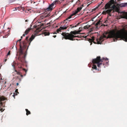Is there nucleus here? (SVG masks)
<instances>
[{"label": "nucleus", "instance_id": "obj_1", "mask_svg": "<svg viewBox=\"0 0 127 127\" xmlns=\"http://www.w3.org/2000/svg\"><path fill=\"white\" fill-rule=\"evenodd\" d=\"M113 38L114 41L117 40H122L127 42V32L124 29L118 30L116 32L115 31H111L109 32H106L104 33L103 36H101L99 39H96L97 43L98 44H101L104 40V38Z\"/></svg>", "mask_w": 127, "mask_h": 127}, {"label": "nucleus", "instance_id": "obj_2", "mask_svg": "<svg viewBox=\"0 0 127 127\" xmlns=\"http://www.w3.org/2000/svg\"><path fill=\"white\" fill-rule=\"evenodd\" d=\"M23 36H24V34L21 37V38L17 41V43H19L20 45L18 53L19 55L18 59L21 62L20 64L22 65L20 68H22L23 70H24V68H23L24 62V42H23L22 44L20 41L21 40L22 38H23Z\"/></svg>", "mask_w": 127, "mask_h": 127}, {"label": "nucleus", "instance_id": "obj_3", "mask_svg": "<svg viewBox=\"0 0 127 127\" xmlns=\"http://www.w3.org/2000/svg\"><path fill=\"white\" fill-rule=\"evenodd\" d=\"M92 62L94 64H97V66L99 68L101 67L102 65L103 66L106 64H107L109 61L108 59L103 58L101 59L100 57L98 56L93 59Z\"/></svg>", "mask_w": 127, "mask_h": 127}, {"label": "nucleus", "instance_id": "obj_4", "mask_svg": "<svg viewBox=\"0 0 127 127\" xmlns=\"http://www.w3.org/2000/svg\"><path fill=\"white\" fill-rule=\"evenodd\" d=\"M80 31H71L70 33H66L65 32H63L62 33V35L64 36V38L65 39H68L72 41L75 40L74 38H75V35L77 34H79Z\"/></svg>", "mask_w": 127, "mask_h": 127}, {"label": "nucleus", "instance_id": "obj_5", "mask_svg": "<svg viewBox=\"0 0 127 127\" xmlns=\"http://www.w3.org/2000/svg\"><path fill=\"white\" fill-rule=\"evenodd\" d=\"M37 35L36 33H35L34 35L33 34L32 35L31 37H30L29 39H28L29 37H27L25 39V41L24 40V44H26V45H27V44H29V45H30L31 42L32 41L33 39L34 38L35 36ZM25 47V45H24V47Z\"/></svg>", "mask_w": 127, "mask_h": 127}, {"label": "nucleus", "instance_id": "obj_6", "mask_svg": "<svg viewBox=\"0 0 127 127\" xmlns=\"http://www.w3.org/2000/svg\"><path fill=\"white\" fill-rule=\"evenodd\" d=\"M55 4L53 2L51 4L49 5L48 7L45 9V11H52Z\"/></svg>", "mask_w": 127, "mask_h": 127}, {"label": "nucleus", "instance_id": "obj_7", "mask_svg": "<svg viewBox=\"0 0 127 127\" xmlns=\"http://www.w3.org/2000/svg\"><path fill=\"white\" fill-rule=\"evenodd\" d=\"M68 27L67 26H64L63 27H61L59 29H58L56 31L58 33H59V32H62V30L66 29Z\"/></svg>", "mask_w": 127, "mask_h": 127}, {"label": "nucleus", "instance_id": "obj_8", "mask_svg": "<svg viewBox=\"0 0 127 127\" xmlns=\"http://www.w3.org/2000/svg\"><path fill=\"white\" fill-rule=\"evenodd\" d=\"M112 10H115V11L118 12L119 11V8L116 6L114 4H113L111 7Z\"/></svg>", "mask_w": 127, "mask_h": 127}, {"label": "nucleus", "instance_id": "obj_9", "mask_svg": "<svg viewBox=\"0 0 127 127\" xmlns=\"http://www.w3.org/2000/svg\"><path fill=\"white\" fill-rule=\"evenodd\" d=\"M95 40V37L94 36H92L91 38H88V40L89 41V42L91 43V45L92 44V42H93L94 43H96V42H95V41H94Z\"/></svg>", "mask_w": 127, "mask_h": 127}, {"label": "nucleus", "instance_id": "obj_10", "mask_svg": "<svg viewBox=\"0 0 127 127\" xmlns=\"http://www.w3.org/2000/svg\"><path fill=\"white\" fill-rule=\"evenodd\" d=\"M121 18L127 19V12H123L122 15L121 16Z\"/></svg>", "mask_w": 127, "mask_h": 127}, {"label": "nucleus", "instance_id": "obj_11", "mask_svg": "<svg viewBox=\"0 0 127 127\" xmlns=\"http://www.w3.org/2000/svg\"><path fill=\"white\" fill-rule=\"evenodd\" d=\"M111 4L110 3H107L105 5V9H109L110 8H111Z\"/></svg>", "mask_w": 127, "mask_h": 127}, {"label": "nucleus", "instance_id": "obj_12", "mask_svg": "<svg viewBox=\"0 0 127 127\" xmlns=\"http://www.w3.org/2000/svg\"><path fill=\"white\" fill-rule=\"evenodd\" d=\"M18 10L21 11V12H22L24 11V7H17V8H16L15 10H13L14 11L15 10Z\"/></svg>", "mask_w": 127, "mask_h": 127}, {"label": "nucleus", "instance_id": "obj_13", "mask_svg": "<svg viewBox=\"0 0 127 127\" xmlns=\"http://www.w3.org/2000/svg\"><path fill=\"white\" fill-rule=\"evenodd\" d=\"M63 1V0H56L53 2L55 4H60Z\"/></svg>", "mask_w": 127, "mask_h": 127}, {"label": "nucleus", "instance_id": "obj_14", "mask_svg": "<svg viewBox=\"0 0 127 127\" xmlns=\"http://www.w3.org/2000/svg\"><path fill=\"white\" fill-rule=\"evenodd\" d=\"M32 29L31 28H30L27 29L24 32V36L25 35L27 34Z\"/></svg>", "mask_w": 127, "mask_h": 127}, {"label": "nucleus", "instance_id": "obj_15", "mask_svg": "<svg viewBox=\"0 0 127 127\" xmlns=\"http://www.w3.org/2000/svg\"><path fill=\"white\" fill-rule=\"evenodd\" d=\"M71 18V16H69L66 19L64 20L63 21V23H64L65 22L66 23H67L68 21L69 22L71 20H69V19H70Z\"/></svg>", "mask_w": 127, "mask_h": 127}, {"label": "nucleus", "instance_id": "obj_16", "mask_svg": "<svg viewBox=\"0 0 127 127\" xmlns=\"http://www.w3.org/2000/svg\"><path fill=\"white\" fill-rule=\"evenodd\" d=\"M31 10L29 8H24V10H25V12L26 13H29L30 12V10Z\"/></svg>", "mask_w": 127, "mask_h": 127}, {"label": "nucleus", "instance_id": "obj_17", "mask_svg": "<svg viewBox=\"0 0 127 127\" xmlns=\"http://www.w3.org/2000/svg\"><path fill=\"white\" fill-rule=\"evenodd\" d=\"M78 12L76 10L74 11H73V13L72 14H71L70 16H71V17H72L74 15H75Z\"/></svg>", "mask_w": 127, "mask_h": 127}, {"label": "nucleus", "instance_id": "obj_18", "mask_svg": "<svg viewBox=\"0 0 127 127\" xmlns=\"http://www.w3.org/2000/svg\"><path fill=\"white\" fill-rule=\"evenodd\" d=\"M33 2V3H35L33 1H30V2H28L26 3L25 4H24V5H26V6L29 7V6H30V5H29L28 6H27V3L29 4V3H32V2Z\"/></svg>", "mask_w": 127, "mask_h": 127}, {"label": "nucleus", "instance_id": "obj_19", "mask_svg": "<svg viewBox=\"0 0 127 127\" xmlns=\"http://www.w3.org/2000/svg\"><path fill=\"white\" fill-rule=\"evenodd\" d=\"M25 110L26 112V114L27 115H28L31 114V113L30 111L28 109H26Z\"/></svg>", "mask_w": 127, "mask_h": 127}, {"label": "nucleus", "instance_id": "obj_20", "mask_svg": "<svg viewBox=\"0 0 127 127\" xmlns=\"http://www.w3.org/2000/svg\"><path fill=\"white\" fill-rule=\"evenodd\" d=\"M94 64L93 65V66L92 67V68L93 69H95L96 70H97V68L96 65L95 64H94Z\"/></svg>", "mask_w": 127, "mask_h": 127}, {"label": "nucleus", "instance_id": "obj_21", "mask_svg": "<svg viewBox=\"0 0 127 127\" xmlns=\"http://www.w3.org/2000/svg\"><path fill=\"white\" fill-rule=\"evenodd\" d=\"M112 11V9L111 8V9H108L107 10H106V12H107V13H110Z\"/></svg>", "mask_w": 127, "mask_h": 127}, {"label": "nucleus", "instance_id": "obj_22", "mask_svg": "<svg viewBox=\"0 0 127 127\" xmlns=\"http://www.w3.org/2000/svg\"><path fill=\"white\" fill-rule=\"evenodd\" d=\"M44 34L45 36L49 35L50 34V33L49 32H44Z\"/></svg>", "mask_w": 127, "mask_h": 127}, {"label": "nucleus", "instance_id": "obj_23", "mask_svg": "<svg viewBox=\"0 0 127 127\" xmlns=\"http://www.w3.org/2000/svg\"><path fill=\"white\" fill-rule=\"evenodd\" d=\"M127 5L126 3H122L120 4V6L122 7H125Z\"/></svg>", "mask_w": 127, "mask_h": 127}, {"label": "nucleus", "instance_id": "obj_24", "mask_svg": "<svg viewBox=\"0 0 127 127\" xmlns=\"http://www.w3.org/2000/svg\"><path fill=\"white\" fill-rule=\"evenodd\" d=\"M82 8V7H78L77 8L76 10L78 12L81 10Z\"/></svg>", "mask_w": 127, "mask_h": 127}, {"label": "nucleus", "instance_id": "obj_25", "mask_svg": "<svg viewBox=\"0 0 127 127\" xmlns=\"http://www.w3.org/2000/svg\"><path fill=\"white\" fill-rule=\"evenodd\" d=\"M15 71L16 72V73L17 74H18V75H21V76L22 77H23V75H22L20 73V72H18L17 71V70H15Z\"/></svg>", "mask_w": 127, "mask_h": 127}, {"label": "nucleus", "instance_id": "obj_26", "mask_svg": "<svg viewBox=\"0 0 127 127\" xmlns=\"http://www.w3.org/2000/svg\"><path fill=\"white\" fill-rule=\"evenodd\" d=\"M4 100V99L3 98H0V105L1 106L2 105V103L1 102V101L3 100Z\"/></svg>", "mask_w": 127, "mask_h": 127}, {"label": "nucleus", "instance_id": "obj_27", "mask_svg": "<svg viewBox=\"0 0 127 127\" xmlns=\"http://www.w3.org/2000/svg\"><path fill=\"white\" fill-rule=\"evenodd\" d=\"M101 22V21H98L95 24V26H97L99 25L100 24V23Z\"/></svg>", "mask_w": 127, "mask_h": 127}, {"label": "nucleus", "instance_id": "obj_28", "mask_svg": "<svg viewBox=\"0 0 127 127\" xmlns=\"http://www.w3.org/2000/svg\"><path fill=\"white\" fill-rule=\"evenodd\" d=\"M26 55H27L26 52H24V59H25V57L26 56ZM26 63V62L25 60V59H24V63Z\"/></svg>", "mask_w": 127, "mask_h": 127}, {"label": "nucleus", "instance_id": "obj_29", "mask_svg": "<svg viewBox=\"0 0 127 127\" xmlns=\"http://www.w3.org/2000/svg\"><path fill=\"white\" fill-rule=\"evenodd\" d=\"M10 51H9L7 55V56L10 55Z\"/></svg>", "mask_w": 127, "mask_h": 127}, {"label": "nucleus", "instance_id": "obj_30", "mask_svg": "<svg viewBox=\"0 0 127 127\" xmlns=\"http://www.w3.org/2000/svg\"><path fill=\"white\" fill-rule=\"evenodd\" d=\"M17 93L16 94L15 93H14V95H12L14 97V98H15V96L16 95H17Z\"/></svg>", "mask_w": 127, "mask_h": 127}, {"label": "nucleus", "instance_id": "obj_31", "mask_svg": "<svg viewBox=\"0 0 127 127\" xmlns=\"http://www.w3.org/2000/svg\"><path fill=\"white\" fill-rule=\"evenodd\" d=\"M4 109H3V108H0V111L1 112H2L4 111Z\"/></svg>", "mask_w": 127, "mask_h": 127}, {"label": "nucleus", "instance_id": "obj_32", "mask_svg": "<svg viewBox=\"0 0 127 127\" xmlns=\"http://www.w3.org/2000/svg\"><path fill=\"white\" fill-rule=\"evenodd\" d=\"M102 13L104 14H106L107 13V12H106V11H103V12Z\"/></svg>", "mask_w": 127, "mask_h": 127}, {"label": "nucleus", "instance_id": "obj_33", "mask_svg": "<svg viewBox=\"0 0 127 127\" xmlns=\"http://www.w3.org/2000/svg\"><path fill=\"white\" fill-rule=\"evenodd\" d=\"M88 26H86L84 27V28L85 29H88Z\"/></svg>", "mask_w": 127, "mask_h": 127}, {"label": "nucleus", "instance_id": "obj_34", "mask_svg": "<svg viewBox=\"0 0 127 127\" xmlns=\"http://www.w3.org/2000/svg\"><path fill=\"white\" fill-rule=\"evenodd\" d=\"M15 0H9V1L10 2H11L15 1Z\"/></svg>", "mask_w": 127, "mask_h": 127}, {"label": "nucleus", "instance_id": "obj_35", "mask_svg": "<svg viewBox=\"0 0 127 127\" xmlns=\"http://www.w3.org/2000/svg\"><path fill=\"white\" fill-rule=\"evenodd\" d=\"M104 1V0H102L101 3L98 5V6H99Z\"/></svg>", "mask_w": 127, "mask_h": 127}, {"label": "nucleus", "instance_id": "obj_36", "mask_svg": "<svg viewBox=\"0 0 127 127\" xmlns=\"http://www.w3.org/2000/svg\"><path fill=\"white\" fill-rule=\"evenodd\" d=\"M108 17H109V16L108 15L107 16V18H106V19H107V20H106V21H105V22H106V21H107V20L108 19H108Z\"/></svg>", "mask_w": 127, "mask_h": 127}, {"label": "nucleus", "instance_id": "obj_37", "mask_svg": "<svg viewBox=\"0 0 127 127\" xmlns=\"http://www.w3.org/2000/svg\"><path fill=\"white\" fill-rule=\"evenodd\" d=\"M24 71H25L26 73L28 70L27 69H25L24 68Z\"/></svg>", "mask_w": 127, "mask_h": 127}, {"label": "nucleus", "instance_id": "obj_38", "mask_svg": "<svg viewBox=\"0 0 127 127\" xmlns=\"http://www.w3.org/2000/svg\"><path fill=\"white\" fill-rule=\"evenodd\" d=\"M108 15L110 16H111V14L110 13H108Z\"/></svg>", "mask_w": 127, "mask_h": 127}, {"label": "nucleus", "instance_id": "obj_39", "mask_svg": "<svg viewBox=\"0 0 127 127\" xmlns=\"http://www.w3.org/2000/svg\"><path fill=\"white\" fill-rule=\"evenodd\" d=\"M15 92L16 93H18V90L17 89H16L15 91Z\"/></svg>", "mask_w": 127, "mask_h": 127}, {"label": "nucleus", "instance_id": "obj_40", "mask_svg": "<svg viewBox=\"0 0 127 127\" xmlns=\"http://www.w3.org/2000/svg\"><path fill=\"white\" fill-rule=\"evenodd\" d=\"M28 22L27 23H26V24H28V25L29 24H30L29 22V21L28 22Z\"/></svg>", "mask_w": 127, "mask_h": 127}, {"label": "nucleus", "instance_id": "obj_41", "mask_svg": "<svg viewBox=\"0 0 127 127\" xmlns=\"http://www.w3.org/2000/svg\"><path fill=\"white\" fill-rule=\"evenodd\" d=\"M28 21H29V20H25V22L26 23L28 22Z\"/></svg>", "mask_w": 127, "mask_h": 127}, {"label": "nucleus", "instance_id": "obj_42", "mask_svg": "<svg viewBox=\"0 0 127 127\" xmlns=\"http://www.w3.org/2000/svg\"><path fill=\"white\" fill-rule=\"evenodd\" d=\"M77 26L76 25H75V26H72V28H74L75 27H76Z\"/></svg>", "mask_w": 127, "mask_h": 127}, {"label": "nucleus", "instance_id": "obj_43", "mask_svg": "<svg viewBox=\"0 0 127 127\" xmlns=\"http://www.w3.org/2000/svg\"><path fill=\"white\" fill-rule=\"evenodd\" d=\"M33 27L34 28H36V26L35 25H34L33 26Z\"/></svg>", "mask_w": 127, "mask_h": 127}, {"label": "nucleus", "instance_id": "obj_44", "mask_svg": "<svg viewBox=\"0 0 127 127\" xmlns=\"http://www.w3.org/2000/svg\"><path fill=\"white\" fill-rule=\"evenodd\" d=\"M53 37H54V38H55L56 37V35H54L53 36Z\"/></svg>", "mask_w": 127, "mask_h": 127}, {"label": "nucleus", "instance_id": "obj_45", "mask_svg": "<svg viewBox=\"0 0 127 127\" xmlns=\"http://www.w3.org/2000/svg\"><path fill=\"white\" fill-rule=\"evenodd\" d=\"M19 83H16V85L17 86L18 85H19Z\"/></svg>", "mask_w": 127, "mask_h": 127}, {"label": "nucleus", "instance_id": "obj_46", "mask_svg": "<svg viewBox=\"0 0 127 127\" xmlns=\"http://www.w3.org/2000/svg\"><path fill=\"white\" fill-rule=\"evenodd\" d=\"M76 37H79V36H75Z\"/></svg>", "mask_w": 127, "mask_h": 127}, {"label": "nucleus", "instance_id": "obj_47", "mask_svg": "<svg viewBox=\"0 0 127 127\" xmlns=\"http://www.w3.org/2000/svg\"><path fill=\"white\" fill-rule=\"evenodd\" d=\"M53 33L54 34H56L57 33L56 32H54V33Z\"/></svg>", "mask_w": 127, "mask_h": 127}, {"label": "nucleus", "instance_id": "obj_48", "mask_svg": "<svg viewBox=\"0 0 127 127\" xmlns=\"http://www.w3.org/2000/svg\"><path fill=\"white\" fill-rule=\"evenodd\" d=\"M7 61V59H5V61H4V62H6V61Z\"/></svg>", "mask_w": 127, "mask_h": 127}, {"label": "nucleus", "instance_id": "obj_49", "mask_svg": "<svg viewBox=\"0 0 127 127\" xmlns=\"http://www.w3.org/2000/svg\"><path fill=\"white\" fill-rule=\"evenodd\" d=\"M12 94V93H11L10 94H9L10 95H11Z\"/></svg>", "mask_w": 127, "mask_h": 127}, {"label": "nucleus", "instance_id": "obj_50", "mask_svg": "<svg viewBox=\"0 0 127 127\" xmlns=\"http://www.w3.org/2000/svg\"><path fill=\"white\" fill-rule=\"evenodd\" d=\"M113 10V11L112 12H114L115 11V10Z\"/></svg>", "mask_w": 127, "mask_h": 127}, {"label": "nucleus", "instance_id": "obj_51", "mask_svg": "<svg viewBox=\"0 0 127 127\" xmlns=\"http://www.w3.org/2000/svg\"><path fill=\"white\" fill-rule=\"evenodd\" d=\"M2 80V78H1V79H0V80Z\"/></svg>", "mask_w": 127, "mask_h": 127}, {"label": "nucleus", "instance_id": "obj_52", "mask_svg": "<svg viewBox=\"0 0 127 127\" xmlns=\"http://www.w3.org/2000/svg\"><path fill=\"white\" fill-rule=\"evenodd\" d=\"M26 67H27V65L26 64Z\"/></svg>", "mask_w": 127, "mask_h": 127}, {"label": "nucleus", "instance_id": "obj_53", "mask_svg": "<svg viewBox=\"0 0 127 127\" xmlns=\"http://www.w3.org/2000/svg\"><path fill=\"white\" fill-rule=\"evenodd\" d=\"M113 0H111L110 1H112Z\"/></svg>", "mask_w": 127, "mask_h": 127}, {"label": "nucleus", "instance_id": "obj_54", "mask_svg": "<svg viewBox=\"0 0 127 127\" xmlns=\"http://www.w3.org/2000/svg\"><path fill=\"white\" fill-rule=\"evenodd\" d=\"M76 40H78V39H76Z\"/></svg>", "mask_w": 127, "mask_h": 127}, {"label": "nucleus", "instance_id": "obj_55", "mask_svg": "<svg viewBox=\"0 0 127 127\" xmlns=\"http://www.w3.org/2000/svg\"><path fill=\"white\" fill-rule=\"evenodd\" d=\"M0 75L1 76V74H0Z\"/></svg>", "mask_w": 127, "mask_h": 127}, {"label": "nucleus", "instance_id": "obj_56", "mask_svg": "<svg viewBox=\"0 0 127 127\" xmlns=\"http://www.w3.org/2000/svg\"><path fill=\"white\" fill-rule=\"evenodd\" d=\"M25 74H24V76H25Z\"/></svg>", "mask_w": 127, "mask_h": 127}, {"label": "nucleus", "instance_id": "obj_57", "mask_svg": "<svg viewBox=\"0 0 127 127\" xmlns=\"http://www.w3.org/2000/svg\"><path fill=\"white\" fill-rule=\"evenodd\" d=\"M31 26H32V25H31Z\"/></svg>", "mask_w": 127, "mask_h": 127}, {"label": "nucleus", "instance_id": "obj_58", "mask_svg": "<svg viewBox=\"0 0 127 127\" xmlns=\"http://www.w3.org/2000/svg\"><path fill=\"white\" fill-rule=\"evenodd\" d=\"M104 67H105V66H104Z\"/></svg>", "mask_w": 127, "mask_h": 127}]
</instances>
